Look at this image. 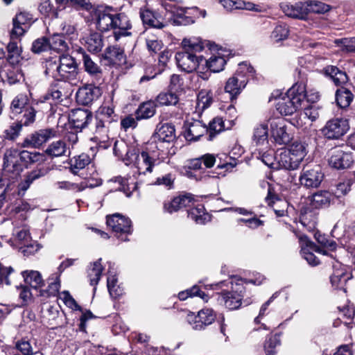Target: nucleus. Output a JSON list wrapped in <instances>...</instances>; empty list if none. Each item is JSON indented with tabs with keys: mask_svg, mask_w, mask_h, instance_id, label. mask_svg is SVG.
Returning a JSON list of instances; mask_svg holds the SVG:
<instances>
[{
	"mask_svg": "<svg viewBox=\"0 0 355 355\" xmlns=\"http://www.w3.org/2000/svg\"><path fill=\"white\" fill-rule=\"evenodd\" d=\"M182 51L175 54V60L178 68L191 73L196 71L198 76L203 80H208L209 73L205 72L202 62L204 56L199 54L204 49V42L198 37H185L182 41Z\"/></svg>",
	"mask_w": 355,
	"mask_h": 355,
	"instance_id": "obj_1",
	"label": "nucleus"
},
{
	"mask_svg": "<svg viewBox=\"0 0 355 355\" xmlns=\"http://www.w3.org/2000/svg\"><path fill=\"white\" fill-rule=\"evenodd\" d=\"M162 150L156 141L148 142L141 150L136 148L128 149L123 159L126 166H132L136 171L133 176L146 175L153 171L155 166L164 162Z\"/></svg>",
	"mask_w": 355,
	"mask_h": 355,
	"instance_id": "obj_2",
	"label": "nucleus"
},
{
	"mask_svg": "<svg viewBox=\"0 0 355 355\" xmlns=\"http://www.w3.org/2000/svg\"><path fill=\"white\" fill-rule=\"evenodd\" d=\"M96 27L102 31H113L114 41L124 45L132 44V24L128 17L124 12H113L112 8H107L104 11H100L96 19Z\"/></svg>",
	"mask_w": 355,
	"mask_h": 355,
	"instance_id": "obj_3",
	"label": "nucleus"
},
{
	"mask_svg": "<svg viewBox=\"0 0 355 355\" xmlns=\"http://www.w3.org/2000/svg\"><path fill=\"white\" fill-rule=\"evenodd\" d=\"M117 121L114 108L112 105H103L96 112L92 119L90 130L94 135V138L104 142L108 139L110 126L112 123Z\"/></svg>",
	"mask_w": 355,
	"mask_h": 355,
	"instance_id": "obj_4",
	"label": "nucleus"
},
{
	"mask_svg": "<svg viewBox=\"0 0 355 355\" xmlns=\"http://www.w3.org/2000/svg\"><path fill=\"white\" fill-rule=\"evenodd\" d=\"M305 85L297 83L278 99L277 110L284 115H291L299 110L305 100Z\"/></svg>",
	"mask_w": 355,
	"mask_h": 355,
	"instance_id": "obj_5",
	"label": "nucleus"
},
{
	"mask_svg": "<svg viewBox=\"0 0 355 355\" xmlns=\"http://www.w3.org/2000/svg\"><path fill=\"white\" fill-rule=\"evenodd\" d=\"M254 73V69L252 66L247 62L240 63L234 76L227 80L225 92L229 93L232 97L237 96L245 87L248 78L253 76Z\"/></svg>",
	"mask_w": 355,
	"mask_h": 355,
	"instance_id": "obj_6",
	"label": "nucleus"
},
{
	"mask_svg": "<svg viewBox=\"0 0 355 355\" xmlns=\"http://www.w3.org/2000/svg\"><path fill=\"white\" fill-rule=\"evenodd\" d=\"M231 284V291H222L218 295V302L230 310H234L241 305L242 293L244 290L243 280L241 278L234 277L228 281Z\"/></svg>",
	"mask_w": 355,
	"mask_h": 355,
	"instance_id": "obj_7",
	"label": "nucleus"
},
{
	"mask_svg": "<svg viewBox=\"0 0 355 355\" xmlns=\"http://www.w3.org/2000/svg\"><path fill=\"white\" fill-rule=\"evenodd\" d=\"M106 223L114 232L115 236L121 241H128V236L132 234L131 220L119 214L107 217Z\"/></svg>",
	"mask_w": 355,
	"mask_h": 355,
	"instance_id": "obj_8",
	"label": "nucleus"
},
{
	"mask_svg": "<svg viewBox=\"0 0 355 355\" xmlns=\"http://www.w3.org/2000/svg\"><path fill=\"white\" fill-rule=\"evenodd\" d=\"M299 242L302 257L312 266H318L320 263V260L315 257L314 252L324 255L328 254L326 250L316 245L305 235L299 236Z\"/></svg>",
	"mask_w": 355,
	"mask_h": 355,
	"instance_id": "obj_9",
	"label": "nucleus"
},
{
	"mask_svg": "<svg viewBox=\"0 0 355 355\" xmlns=\"http://www.w3.org/2000/svg\"><path fill=\"white\" fill-rule=\"evenodd\" d=\"M324 178V174L318 165L313 167H304L301 171L299 180L300 184L306 188L318 187Z\"/></svg>",
	"mask_w": 355,
	"mask_h": 355,
	"instance_id": "obj_10",
	"label": "nucleus"
},
{
	"mask_svg": "<svg viewBox=\"0 0 355 355\" xmlns=\"http://www.w3.org/2000/svg\"><path fill=\"white\" fill-rule=\"evenodd\" d=\"M349 128L347 119L336 118L326 123L322 129V133L327 139H337L346 134Z\"/></svg>",
	"mask_w": 355,
	"mask_h": 355,
	"instance_id": "obj_11",
	"label": "nucleus"
},
{
	"mask_svg": "<svg viewBox=\"0 0 355 355\" xmlns=\"http://www.w3.org/2000/svg\"><path fill=\"white\" fill-rule=\"evenodd\" d=\"M329 164L336 169L349 168L354 162L352 154L343 148H334L329 153Z\"/></svg>",
	"mask_w": 355,
	"mask_h": 355,
	"instance_id": "obj_12",
	"label": "nucleus"
},
{
	"mask_svg": "<svg viewBox=\"0 0 355 355\" xmlns=\"http://www.w3.org/2000/svg\"><path fill=\"white\" fill-rule=\"evenodd\" d=\"M58 135V130L55 128L42 129L28 135L24 141V146L40 147L49 139L54 138Z\"/></svg>",
	"mask_w": 355,
	"mask_h": 355,
	"instance_id": "obj_13",
	"label": "nucleus"
},
{
	"mask_svg": "<svg viewBox=\"0 0 355 355\" xmlns=\"http://www.w3.org/2000/svg\"><path fill=\"white\" fill-rule=\"evenodd\" d=\"M125 42V41H123ZM108 46L102 54V58L107 61L109 65H121L126 62V56L124 53V48L126 45L120 44Z\"/></svg>",
	"mask_w": 355,
	"mask_h": 355,
	"instance_id": "obj_14",
	"label": "nucleus"
},
{
	"mask_svg": "<svg viewBox=\"0 0 355 355\" xmlns=\"http://www.w3.org/2000/svg\"><path fill=\"white\" fill-rule=\"evenodd\" d=\"M31 20V15L28 12L21 11L16 15L12 19L13 27L10 32L12 40L19 39L25 33Z\"/></svg>",
	"mask_w": 355,
	"mask_h": 355,
	"instance_id": "obj_15",
	"label": "nucleus"
},
{
	"mask_svg": "<svg viewBox=\"0 0 355 355\" xmlns=\"http://www.w3.org/2000/svg\"><path fill=\"white\" fill-rule=\"evenodd\" d=\"M271 134L275 141L279 145H286L291 137L286 130L284 120L282 118L273 119L270 121Z\"/></svg>",
	"mask_w": 355,
	"mask_h": 355,
	"instance_id": "obj_16",
	"label": "nucleus"
},
{
	"mask_svg": "<svg viewBox=\"0 0 355 355\" xmlns=\"http://www.w3.org/2000/svg\"><path fill=\"white\" fill-rule=\"evenodd\" d=\"M184 136L189 141H198L207 131V127L200 121H187L184 125Z\"/></svg>",
	"mask_w": 355,
	"mask_h": 355,
	"instance_id": "obj_17",
	"label": "nucleus"
},
{
	"mask_svg": "<svg viewBox=\"0 0 355 355\" xmlns=\"http://www.w3.org/2000/svg\"><path fill=\"white\" fill-rule=\"evenodd\" d=\"M193 204V196L191 193H187L175 197L170 201L164 202L163 209L165 212L172 214L183 207H191Z\"/></svg>",
	"mask_w": 355,
	"mask_h": 355,
	"instance_id": "obj_18",
	"label": "nucleus"
},
{
	"mask_svg": "<svg viewBox=\"0 0 355 355\" xmlns=\"http://www.w3.org/2000/svg\"><path fill=\"white\" fill-rule=\"evenodd\" d=\"M281 8L286 15L304 19L308 14V1H297L295 3H282Z\"/></svg>",
	"mask_w": 355,
	"mask_h": 355,
	"instance_id": "obj_19",
	"label": "nucleus"
},
{
	"mask_svg": "<svg viewBox=\"0 0 355 355\" xmlns=\"http://www.w3.org/2000/svg\"><path fill=\"white\" fill-rule=\"evenodd\" d=\"M60 72L63 81H73L76 79L77 67L72 57L60 56Z\"/></svg>",
	"mask_w": 355,
	"mask_h": 355,
	"instance_id": "obj_20",
	"label": "nucleus"
},
{
	"mask_svg": "<svg viewBox=\"0 0 355 355\" xmlns=\"http://www.w3.org/2000/svg\"><path fill=\"white\" fill-rule=\"evenodd\" d=\"M333 267L334 272L330 278L332 286L336 289L343 290L345 293L346 288L345 286L347 282L351 279L352 276L340 263H337Z\"/></svg>",
	"mask_w": 355,
	"mask_h": 355,
	"instance_id": "obj_21",
	"label": "nucleus"
},
{
	"mask_svg": "<svg viewBox=\"0 0 355 355\" xmlns=\"http://www.w3.org/2000/svg\"><path fill=\"white\" fill-rule=\"evenodd\" d=\"M93 119L91 112L87 110L76 109L71 112L69 115V121L74 128L83 129L92 122Z\"/></svg>",
	"mask_w": 355,
	"mask_h": 355,
	"instance_id": "obj_22",
	"label": "nucleus"
},
{
	"mask_svg": "<svg viewBox=\"0 0 355 355\" xmlns=\"http://www.w3.org/2000/svg\"><path fill=\"white\" fill-rule=\"evenodd\" d=\"M139 15L143 24L150 28L160 30L166 25L160 16L148 9H141Z\"/></svg>",
	"mask_w": 355,
	"mask_h": 355,
	"instance_id": "obj_23",
	"label": "nucleus"
},
{
	"mask_svg": "<svg viewBox=\"0 0 355 355\" xmlns=\"http://www.w3.org/2000/svg\"><path fill=\"white\" fill-rule=\"evenodd\" d=\"M82 44L92 53L101 51L104 46L103 36L96 32L91 33L82 39Z\"/></svg>",
	"mask_w": 355,
	"mask_h": 355,
	"instance_id": "obj_24",
	"label": "nucleus"
},
{
	"mask_svg": "<svg viewBox=\"0 0 355 355\" xmlns=\"http://www.w3.org/2000/svg\"><path fill=\"white\" fill-rule=\"evenodd\" d=\"M44 73L46 76L55 80L61 81L60 56L49 58L44 62Z\"/></svg>",
	"mask_w": 355,
	"mask_h": 355,
	"instance_id": "obj_25",
	"label": "nucleus"
},
{
	"mask_svg": "<svg viewBox=\"0 0 355 355\" xmlns=\"http://www.w3.org/2000/svg\"><path fill=\"white\" fill-rule=\"evenodd\" d=\"M100 95L101 91L98 87L89 86L80 89L77 92V98L80 103L86 105L98 99Z\"/></svg>",
	"mask_w": 355,
	"mask_h": 355,
	"instance_id": "obj_26",
	"label": "nucleus"
},
{
	"mask_svg": "<svg viewBox=\"0 0 355 355\" xmlns=\"http://www.w3.org/2000/svg\"><path fill=\"white\" fill-rule=\"evenodd\" d=\"M175 137V128L170 123H164L157 130L154 136V141L158 144L160 147L162 143L172 141Z\"/></svg>",
	"mask_w": 355,
	"mask_h": 355,
	"instance_id": "obj_27",
	"label": "nucleus"
},
{
	"mask_svg": "<svg viewBox=\"0 0 355 355\" xmlns=\"http://www.w3.org/2000/svg\"><path fill=\"white\" fill-rule=\"evenodd\" d=\"M20 152L17 148H10L7 149L3 155V167L5 169L10 170L12 167L14 171H21L19 165Z\"/></svg>",
	"mask_w": 355,
	"mask_h": 355,
	"instance_id": "obj_28",
	"label": "nucleus"
},
{
	"mask_svg": "<svg viewBox=\"0 0 355 355\" xmlns=\"http://www.w3.org/2000/svg\"><path fill=\"white\" fill-rule=\"evenodd\" d=\"M188 211V217L195 221L197 224L204 225L210 220V216L205 211V207L202 204H198L196 206L191 205Z\"/></svg>",
	"mask_w": 355,
	"mask_h": 355,
	"instance_id": "obj_29",
	"label": "nucleus"
},
{
	"mask_svg": "<svg viewBox=\"0 0 355 355\" xmlns=\"http://www.w3.org/2000/svg\"><path fill=\"white\" fill-rule=\"evenodd\" d=\"M332 194L327 191H320L311 196L310 205L313 208L320 209L329 205Z\"/></svg>",
	"mask_w": 355,
	"mask_h": 355,
	"instance_id": "obj_30",
	"label": "nucleus"
},
{
	"mask_svg": "<svg viewBox=\"0 0 355 355\" xmlns=\"http://www.w3.org/2000/svg\"><path fill=\"white\" fill-rule=\"evenodd\" d=\"M205 69H209L211 72H219L222 71L226 64L225 58L219 54H214L208 59L204 57V62H202Z\"/></svg>",
	"mask_w": 355,
	"mask_h": 355,
	"instance_id": "obj_31",
	"label": "nucleus"
},
{
	"mask_svg": "<svg viewBox=\"0 0 355 355\" xmlns=\"http://www.w3.org/2000/svg\"><path fill=\"white\" fill-rule=\"evenodd\" d=\"M83 62L85 71L95 78L98 83L102 79V69L101 67L85 53L83 54Z\"/></svg>",
	"mask_w": 355,
	"mask_h": 355,
	"instance_id": "obj_32",
	"label": "nucleus"
},
{
	"mask_svg": "<svg viewBox=\"0 0 355 355\" xmlns=\"http://www.w3.org/2000/svg\"><path fill=\"white\" fill-rule=\"evenodd\" d=\"M156 103L148 101L141 103L135 112L137 120L148 119L153 117L156 112Z\"/></svg>",
	"mask_w": 355,
	"mask_h": 355,
	"instance_id": "obj_33",
	"label": "nucleus"
},
{
	"mask_svg": "<svg viewBox=\"0 0 355 355\" xmlns=\"http://www.w3.org/2000/svg\"><path fill=\"white\" fill-rule=\"evenodd\" d=\"M101 259L91 263L87 268V277L89 279L90 284L96 286L102 275L103 268L101 265Z\"/></svg>",
	"mask_w": 355,
	"mask_h": 355,
	"instance_id": "obj_34",
	"label": "nucleus"
},
{
	"mask_svg": "<svg viewBox=\"0 0 355 355\" xmlns=\"http://www.w3.org/2000/svg\"><path fill=\"white\" fill-rule=\"evenodd\" d=\"M67 152L69 153L66 143L63 140H58L52 142L45 150V153L51 157L66 155Z\"/></svg>",
	"mask_w": 355,
	"mask_h": 355,
	"instance_id": "obj_35",
	"label": "nucleus"
},
{
	"mask_svg": "<svg viewBox=\"0 0 355 355\" xmlns=\"http://www.w3.org/2000/svg\"><path fill=\"white\" fill-rule=\"evenodd\" d=\"M21 275L24 282L33 288H37L44 284L42 275L37 270H24L21 272Z\"/></svg>",
	"mask_w": 355,
	"mask_h": 355,
	"instance_id": "obj_36",
	"label": "nucleus"
},
{
	"mask_svg": "<svg viewBox=\"0 0 355 355\" xmlns=\"http://www.w3.org/2000/svg\"><path fill=\"white\" fill-rule=\"evenodd\" d=\"M29 98L26 94H19L11 102L10 109L12 113L20 114L29 107Z\"/></svg>",
	"mask_w": 355,
	"mask_h": 355,
	"instance_id": "obj_37",
	"label": "nucleus"
},
{
	"mask_svg": "<svg viewBox=\"0 0 355 355\" xmlns=\"http://www.w3.org/2000/svg\"><path fill=\"white\" fill-rule=\"evenodd\" d=\"M49 49L63 53L68 49V44L62 35L54 34L49 38Z\"/></svg>",
	"mask_w": 355,
	"mask_h": 355,
	"instance_id": "obj_38",
	"label": "nucleus"
},
{
	"mask_svg": "<svg viewBox=\"0 0 355 355\" xmlns=\"http://www.w3.org/2000/svg\"><path fill=\"white\" fill-rule=\"evenodd\" d=\"M90 157L85 153H82L80 155L75 156L70 160L71 171L73 174H77L78 172L84 168L90 163Z\"/></svg>",
	"mask_w": 355,
	"mask_h": 355,
	"instance_id": "obj_39",
	"label": "nucleus"
},
{
	"mask_svg": "<svg viewBox=\"0 0 355 355\" xmlns=\"http://www.w3.org/2000/svg\"><path fill=\"white\" fill-rule=\"evenodd\" d=\"M353 99L352 93L347 89L341 87L336 92V101L340 108L347 107Z\"/></svg>",
	"mask_w": 355,
	"mask_h": 355,
	"instance_id": "obj_40",
	"label": "nucleus"
},
{
	"mask_svg": "<svg viewBox=\"0 0 355 355\" xmlns=\"http://www.w3.org/2000/svg\"><path fill=\"white\" fill-rule=\"evenodd\" d=\"M155 101L160 106L175 105L178 103L179 97L177 94L169 90L168 92L160 93Z\"/></svg>",
	"mask_w": 355,
	"mask_h": 355,
	"instance_id": "obj_41",
	"label": "nucleus"
},
{
	"mask_svg": "<svg viewBox=\"0 0 355 355\" xmlns=\"http://www.w3.org/2000/svg\"><path fill=\"white\" fill-rule=\"evenodd\" d=\"M42 248V245L37 241L31 239L30 241L19 247V252L26 257L35 256Z\"/></svg>",
	"mask_w": 355,
	"mask_h": 355,
	"instance_id": "obj_42",
	"label": "nucleus"
},
{
	"mask_svg": "<svg viewBox=\"0 0 355 355\" xmlns=\"http://www.w3.org/2000/svg\"><path fill=\"white\" fill-rule=\"evenodd\" d=\"M146 44L147 49L151 53H157L163 48L164 45L162 41L158 40L157 36L154 35L153 33L148 30L146 31Z\"/></svg>",
	"mask_w": 355,
	"mask_h": 355,
	"instance_id": "obj_43",
	"label": "nucleus"
},
{
	"mask_svg": "<svg viewBox=\"0 0 355 355\" xmlns=\"http://www.w3.org/2000/svg\"><path fill=\"white\" fill-rule=\"evenodd\" d=\"M16 40H12L10 37V42L7 46V60L12 65L19 62L21 53V49L18 46L17 42L15 41Z\"/></svg>",
	"mask_w": 355,
	"mask_h": 355,
	"instance_id": "obj_44",
	"label": "nucleus"
},
{
	"mask_svg": "<svg viewBox=\"0 0 355 355\" xmlns=\"http://www.w3.org/2000/svg\"><path fill=\"white\" fill-rule=\"evenodd\" d=\"M199 297L205 302L208 301V295L205 294L201 291L200 287L197 285H194L191 288L181 291L178 293V298L180 300H185L188 297Z\"/></svg>",
	"mask_w": 355,
	"mask_h": 355,
	"instance_id": "obj_45",
	"label": "nucleus"
},
{
	"mask_svg": "<svg viewBox=\"0 0 355 355\" xmlns=\"http://www.w3.org/2000/svg\"><path fill=\"white\" fill-rule=\"evenodd\" d=\"M325 73L329 76L336 85L345 83L347 80L346 73L338 69L336 67L328 66L325 68Z\"/></svg>",
	"mask_w": 355,
	"mask_h": 355,
	"instance_id": "obj_46",
	"label": "nucleus"
},
{
	"mask_svg": "<svg viewBox=\"0 0 355 355\" xmlns=\"http://www.w3.org/2000/svg\"><path fill=\"white\" fill-rule=\"evenodd\" d=\"M225 128L224 121L221 118H214L209 125V128H207V134L209 141H211L216 137L217 134L220 132Z\"/></svg>",
	"mask_w": 355,
	"mask_h": 355,
	"instance_id": "obj_47",
	"label": "nucleus"
},
{
	"mask_svg": "<svg viewBox=\"0 0 355 355\" xmlns=\"http://www.w3.org/2000/svg\"><path fill=\"white\" fill-rule=\"evenodd\" d=\"M43 159V155L37 152H30L28 150H21L20 152L19 161L24 166L40 162Z\"/></svg>",
	"mask_w": 355,
	"mask_h": 355,
	"instance_id": "obj_48",
	"label": "nucleus"
},
{
	"mask_svg": "<svg viewBox=\"0 0 355 355\" xmlns=\"http://www.w3.org/2000/svg\"><path fill=\"white\" fill-rule=\"evenodd\" d=\"M268 124L261 123L257 125L254 130L253 141L257 144H263L268 141Z\"/></svg>",
	"mask_w": 355,
	"mask_h": 355,
	"instance_id": "obj_49",
	"label": "nucleus"
},
{
	"mask_svg": "<svg viewBox=\"0 0 355 355\" xmlns=\"http://www.w3.org/2000/svg\"><path fill=\"white\" fill-rule=\"evenodd\" d=\"M221 3L228 10L235 9H245L248 10H257L255 5L250 2H235L232 0H221Z\"/></svg>",
	"mask_w": 355,
	"mask_h": 355,
	"instance_id": "obj_50",
	"label": "nucleus"
},
{
	"mask_svg": "<svg viewBox=\"0 0 355 355\" xmlns=\"http://www.w3.org/2000/svg\"><path fill=\"white\" fill-rule=\"evenodd\" d=\"M340 315L338 320L342 321L343 324L348 328H352L351 320L355 315V309L352 306L347 305L340 309Z\"/></svg>",
	"mask_w": 355,
	"mask_h": 355,
	"instance_id": "obj_51",
	"label": "nucleus"
},
{
	"mask_svg": "<svg viewBox=\"0 0 355 355\" xmlns=\"http://www.w3.org/2000/svg\"><path fill=\"white\" fill-rule=\"evenodd\" d=\"M213 103V94L211 91L202 90L198 95V107L205 110Z\"/></svg>",
	"mask_w": 355,
	"mask_h": 355,
	"instance_id": "obj_52",
	"label": "nucleus"
},
{
	"mask_svg": "<svg viewBox=\"0 0 355 355\" xmlns=\"http://www.w3.org/2000/svg\"><path fill=\"white\" fill-rule=\"evenodd\" d=\"M289 35L288 27L286 24H279L275 26L271 33V38L276 42L284 40Z\"/></svg>",
	"mask_w": 355,
	"mask_h": 355,
	"instance_id": "obj_53",
	"label": "nucleus"
},
{
	"mask_svg": "<svg viewBox=\"0 0 355 355\" xmlns=\"http://www.w3.org/2000/svg\"><path fill=\"white\" fill-rule=\"evenodd\" d=\"M281 341L279 336L277 334L271 335L264 343V350L267 355H275L276 354V347L280 345Z\"/></svg>",
	"mask_w": 355,
	"mask_h": 355,
	"instance_id": "obj_54",
	"label": "nucleus"
},
{
	"mask_svg": "<svg viewBox=\"0 0 355 355\" xmlns=\"http://www.w3.org/2000/svg\"><path fill=\"white\" fill-rule=\"evenodd\" d=\"M56 189L69 191L78 192L83 191L85 186L81 184L71 182L69 181H58L55 183Z\"/></svg>",
	"mask_w": 355,
	"mask_h": 355,
	"instance_id": "obj_55",
	"label": "nucleus"
},
{
	"mask_svg": "<svg viewBox=\"0 0 355 355\" xmlns=\"http://www.w3.org/2000/svg\"><path fill=\"white\" fill-rule=\"evenodd\" d=\"M288 151L291 153V155H295L304 159L307 153L306 144L304 142H302L300 141H295L291 145L290 148L288 149Z\"/></svg>",
	"mask_w": 355,
	"mask_h": 355,
	"instance_id": "obj_56",
	"label": "nucleus"
},
{
	"mask_svg": "<svg viewBox=\"0 0 355 355\" xmlns=\"http://www.w3.org/2000/svg\"><path fill=\"white\" fill-rule=\"evenodd\" d=\"M290 154L291 153H289L288 150H284L279 154L277 155L276 159L280 168L286 170H293Z\"/></svg>",
	"mask_w": 355,
	"mask_h": 355,
	"instance_id": "obj_57",
	"label": "nucleus"
},
{
	"mask_svg": "<svg viewBox=\"0 0 355 355\" xmlns=\"http://www.w3.org/2000/svg\"><path fill=\"white\" fill-rule=\"evenodd\" d=\"M168 89L177 94L178 92H182L184 89L183 78L178 74L171 75Z\"/></svg>",
	"mask_w": 355,
	"mask_h": 355,
	"instance_id": "obj_58",
	"label": "nucleus"
},
{
	"mask_svg": "<svg viewBox=\"0 0 355 355\" xmlns=\"http://www.w3.org/2000/svg\"><path fill=\"white\" fill-rule=\"evenodd\" d=\"M1 78L4 82L9 85H14L19 81L21 75L14 68L11 67L1 73Z\"/></svg>",
	"mask_w": 355,
	"mask_h": 355,
	"instance_id": "obj_59",
	"label": "nucleus"
},
{
	"mask_svg": "<svg viewBox=\"0 0 355 355\" xmlns=\"http://www.w3.org/2000/svg\"><path fill=\"white\" fill-rule=\"evenodd\" d=\"M218 159L219 160L218 168H225L226 171H229L236 165V159L226 154L218 155Z\"/></svg>",
	"mask_w": 355,
	"mask_h": 355,
	"instance_id": "obj_60",
	"label": "nucleus"
},
{
	"mask_svg": "<svg viewBox=\"0 0 355 355\" xmlns=\"http://www.w3.org/2000/svg\"><path fill=\"white\" fill-rule=\"evenodd\" d=\"M308 1V13H324L329 10L330 6L320 1Z\"/></svg>",
	"mask_w": 355,
	"mask_h": 355,
	"instance_id": "obj_61",
	"label": "nucleus"
},
{
	"mask_svg": "<svg viewBox=\"0 0 355 355\" xmlns=\"http://www.w3.org/2000/svg\"><path fill=\"white\" fill-rule=\"evenodd\" d=\"M22 125L19 122L14 123L4 131V138L8 140H15L19 135Z\"/></svg>",
	"mask_w": 355,
	"mask_h": 355,
	"instance_id": "obj_62",
	"label": "nucleus"
},
{
	"mask_svg": "<svg viewBox=\"0 0 355 355\" xmlns=\"http://www.w3.org/2000/svg\"><path fill=\"white\" fill-rule=\"evenodd\" d=\"M40 12L45 17H57V13L53 10L49 0H42L38 7Z\"/></svg>",
	"mask_w": 355,
	"mask_h": 355,
	"instance_id": "obj_63",
	"label": "nucleus"
},
{
	"mask_svg": "<svg viewBox=\"0 0 355 355\" xmlns=\"http://www.w3.org/2000/svg\"><path fill=\"white\" fill-rule=\"evenodd\" d=\"M15 346L24 355H33L37 353V352L33 351V348L29 340H26V339L18 340Z\"/></svg>",
	"mask_w": 355,
	"mask_h": 355,
	"instance_id": "obj_64",
	"label": "nucleus"
}]
</instances>
